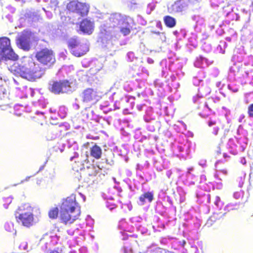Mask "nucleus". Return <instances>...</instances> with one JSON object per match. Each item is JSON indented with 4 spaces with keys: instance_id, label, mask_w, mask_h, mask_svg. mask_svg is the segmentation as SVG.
<instances>
[{
    "instance_id": "56",
    "label": "nucleus",
    "mask_w": 253,
    "mask_h": 253,
    "mask_svg": "<svg viewBox=\"0 0 253 253\" xmlns=\"http://www.w3.org/2000/svg\"><path fill=\"white\" fill-rule=\"evenodd\" d=\"M203 49L206 52H208L211 50V47L210 44H205V45L203 46Z\"/></svg>"
},
{
    "instance_id": "40",
    "label": "nucleus",
    "mask_w": 253,
    "mask_h": 253,
    "mask_svg": "<svg viewBox=\"0 0 253 253\" xmlns=\"http://www.w3.org/2000/svg\"><path fill=\"white\" fill-rule=\"evenodd\" d=\"M4 228L8 232H12L14 230L13 224L11 222H6L4 224Z\"/></svg>"
},
{
    "instance_id": "57",
    "label": "nucleus",
    "mask_w": 253,
    "mask_h": 253,
    "mask_svg": "<svg viewBox=\"0 0 253 253\" xmlns=\"http://www.w3.org/2000/svg\"><path fill=\"white\" fill-rule=\"evenodd\" d=\"M241 196V193L240 192H235L233 194V197L236 199H238Z\"/></svg>"
},
{
    "instance_id": "5",
    "label": "nucleus",
    "mask_w": 253,
    "mask_h": 253,
    "mask_svg": "<svg viewBox=\"0 0 253 253\" xmlns=\"http://www.w3.org/2000/svg\"><path fill=\"white\" fill-rule=\"evenodd\" d=\"M161 66H165V69L163 68L162 71V76L166 77L168 75L167 70L170 72H175L177 70H180L182 67V64L175 56V53L170 52L168 55V58L163 59L161 62Z\"/></svg>"
},
{
    "instance_id": "63",
    "label": "nucleus",
    "mask_w": 253,
    "mask_h": 253,
    "mask_svg": "<svg viewBox=\"0 0 253 253\" xmlns=\"http://www.w3.org/2000/svg\"><path fill=\"white\" fill-rule=\"evenodd\" d=\"M114 110L118 109L120 108V102L116 101L114 104Z\"/></svg>"
},
{
    "instance_id": "45",
    "label": "nucleus",
    "mask_w": 253,
    "mask_h": 253,
    "mask_svg": "<svg viewBox=\"0 0 253 253\" xmlns=\"http://www.w3.org/2000/svg\"><path fill=\"white\" fill-rule=\"evenodd\" d=\"M178 192L180 195V202L182 203L185 201V197L184 196L185 192L182 189H180L178 190Z\"/></svg>"
},
{
    "instance_id": "35",
    "label": "nucleus",
    "mask_w": 253,
    "mask_h": 253,
    "mask_svg": "<svg viewBox=\"0 0 253 253\" xmlns=\"http://www.w3.org/2000/svg\"><path fill=\"white\" fill-rule=\"evenodd\" d=\"M34 105L35 106H39L42 108H45L46 106V102L45 99L41 97L40 99L38 100L37 102H34Z\"/></svg>"
},
{
    "instance_id": "62",
    "label": "nucleus",
    "mask_w": 253,
    "mask_h": 253,
    "mask_svg": "<svg viewBox=\"0 0 253 253\" xmlns=\"http://www.w3.org/2000/svg\"><path fill=\"white\" fill-rule=\"evenodd\" d=\"M50 236H49V235L47 234V233H46V234H44L43 235V237L41 238V240H40V242L42 243V242H43L44 241V239L45 238H50Z\"/></svg>"
},
{
    "instance_id": "18",
    "label": "nucleus",
    "mask_w": 253,
    "mask_h": 253,
    "mask_svg": "<svg viewBox=\"0 0 253 253\" xmlns=\"http://www.w3.org/2000/svg\"><path fill=\"white\" fill-rule=\"evenodd\" d=\"M80 30L84 34L90 35L93 31V23L89 20L84 19L80 23Z\"/></svg>"
},
{
    "instance_id": "33",
    "label": "nucleus",
    "mask_w": 253,
    "mask_h": 253,
    "mask_svg": "<svg viewBox=\"0 0 253 253\" xmlns=\"http://www.w3.org/2000/svg\"><path fill=\"white\" fill-rule=\"evenodd\" d=\"M67 108L65 106H61L59 107L58 112V116L61 119L65 118L67 115Z\"/></svg>"
},
{
    "instance_id": "41",
    "label": "nucleus",
    "mask_w": 253,
    "mask_h": 253,
    "mask_svg": "<svg viewBox=\"0 0 253 253\" xmlns=\"http://www.w3.org/2000/svg\"><path fill=\"white\" fill-rule=\"evenodd\" d=\"M127 60L130 62L134 61V60L137 59V57H135L134 53L132 51H129L127 53L126 55Z\"/></svg>"
},
{
    "instance_id": "59",
    "label": "nucleus",
    "mask_w": 253,
    "mask_h": 253,
    "mask_svg": "<svg viewBox=\"0 0 253 253\" xmlns=\"http://www.w3.org/2000/svg\"><path fill=\"white\" fill-rule=\"evenodd\" d=\"M191 18L193 21L197 22L200 19V17L199 15H194L192 16Z\"/></svg>"
},
{
    "instance_id": "46",
    "label": "nucleus",
    "mask_w": 253,
    "mask_h": 253,
    "mask_svg": "<svg viewBox=\"0 0 253 253\" xmlns=\"http://www.w3.org/2000/svg\"><path fill=\"white\" fill-rule=\"evenodd\" d=\"M198 109H200V108H204L205 110H208L209 111H211V109L209 107L207 103H202L200 102L199 106L197 107Z\"/></svg>"
},
{
    "instance_id": "3",
    "label": "nucleus",
    "mask_w": 253,
    "mask_h": 253,
    "mask_svg": "<svg viewBox=\"0 0 253 253\" xmlns=\"http://www.w3.org/2000/svg\"><path fill=\"white\" fill-rule=\"evenodd\" d=\"M81 213V207L76 201V195L72 194L65 199L60 207V217L65 224H71L76 220Z\"/></svg>"
},
{
    "instance_id": "58",
    "label": "nucleus",
    "mask_w": 253,
    "mask_h": 253,
    "mask_svg": "<svg viewBox=\"0 0 253 253\" xmlns=\"http://www.w3.org/2000/svg\"><path fill=\"white\" fill-rule=\"evenodd\" d=\"M228 88L229 89H230L231 91H232L233 92H236L238 91V89L237 87L233 88L231 85L228 84Z\"/></svg>"
},
{
    "instance_id": "9",
    "label": "nucleus",
    "mask_w": 253,
    "mask_h": 253,
    "mask_svg": "<svg viewBox=\"0 0 253 253\" xmlns=\"http://www.w3.org/2000/svg\"><path fill=\"white\" fill-rule=\"evenodd\" d=\"M32 33L23 32L16 39L18 47L24 51H29L31 48Z\"/></svg>"
},
{
    "instance_id": "51",
    "label": "nucleus",
    "mask_w": 253,
    "mask_h": 253,
    "mask_svg": "<svg viewBox=\"0 0 253 253\" xmlns=\"http://www.w3.org/2000/svg\"><path fill=\"white\" fill-rule=\"evenodd\" d=\"M156 33L157 34L160 36V39H161V40L162 42H165L166 41V37L165 35V34L164 33L158 32V33Z\"/></svg>"
},
{
    "instance_id": "28",
    "label": "nucleus",
    "mask_w": 253,
    "mask_h": 253,
    "mask_svg": "<svg viewBox=\"0 0 253 253\" xmlns=\"http://www.w3.org/2000/svg\"><path fill=\"white\" fill-rule=\"evenodd\" d=\"M236 140L237 143L240 145L239 150L241 152H243L247 146L248 138L246 137L240 138L236 137Z\"/></svg>"
},
{
    "instance_id": "6",
    "label": "nucleus",
    "mask_w": 253,
    "mask_h": 253,
    "mask_svg": "<svg viewBox=\"0 0 253 253\" xmlns=\"http://www.w3.org/2000/svg\"><path fill=\"white\" fill-rule=\"evenodd\" d=\"M0 53L5 60L11 61L12 65L14 62H16V60L18 56L12 49L9 38L5 37L0 38ZM18 62V61H17V62Z\"/></svg>"
},
{
    "instance_id": "54",
    "label": "nucleus",
    "mask_w": 253,
    "mask_h": 253,
    "mask_svg": "<svg viewBox=\"0 0 253 253\" xmlns=\"http://www.w3.org/2000/svg\"><path fill=\"white\" fill-rule=\"evenodd\" d=\"M35 114L37 115H40L41 119H44L45 117L44 116V112L40 111H36Z\"/></svg>"
},
{
    "instance_id": "55",
    "label": "nucleus",
    "mask_w": 253,
    "mask_h": 253,
    "mask_svg": "<svg viewBox=\"0 0 253 253\" xmlns=\"http://www.w3.org/2000/svg\"><path fill=\"white\" fill-rule=\"evenodd\" d=\"M27 93L29 94L31 97H33L35 93V90L32 88H29L27 90Z\"/></svg>"
},
{
    "instance_id": "20",
    "label": "nucleus",
    "mask_w": 253,
    "mask_h": 253,
    "mask_svg": "<svg viewBox=\"0 0 253 253\" xmlns=\"http://www.w3.org/2000/svg\"><path fill=\"white\" fill-rule=\"evenodd\" d=\"M83 116L88 121H94L98 122L99 121V116L95 114L94 111L91 110L90 107H86L84 110L82 111Z\"/></svg>"
},
{
    "instance_id": "30",
    "label": "nucleus",
    "mask_w": 253,
    "mask_h": 253,
    "mask_svg": "<svg viewBox=\"0 0 253 253\" xmlns=\"http://www.w3.org/2000/svg\"><path fill=\"white\" fill-rule=\"evenodd\" d=\"M240 203H229L224 209V212L229 211L231 210H237L239 209Z\"/></svg>"
},
{
    "instance_id": "53",
    "label": "nucleus",
    "mask_w": 253,
    "mask_h": 253,
    "mask_svg": "<svg viewBox=\"0 0 253 253\" xmlns=\"http://www.w3.org/2000/svg\"><path fill=\"white\" fill-rule=\"evenodd\" d=\"M244 131L243 127L242 125H239L238 128L237 130V133L238 135H241L243 133V131Z\"/></svg>"
},
{
    "instance_id": "22",
    "label": "nucleus",
    "mask_w": 253,
    "mask_h": 253,
    "mask_svg": "<svg viewBox=\"0 0 253 253\" xmlns=\"http://www.w3.org/2000/svg\"><path fill=\"white\" fill-rule=\"evenodd\" d=\"M211 64V63L207 58L203 56H199L196 58L194 62V66L195 67L201 69L209 66Z\"/></svg>"
},
{
    "instance_id": "39",
    "label": "nucleus",
    "mask_w": 253,
    "mask_h": 253,
    "mask_svg": "<svg viewBox=\"0 0 253 253\" xmlns=\"http://www.w3.org/2000/svg\"><path fill=\"white\" fill-rule=\"evenodd\" d=\"M66 144L61 142H58L56 146L54 147L55 151H58L59 150L60 152H63L65 148Z\"/></svg>"
},
{
    "instance_id": "8",
    "label": "nucleus",
    "mask_w": 253,
    "mask_h": 253,
    "mask_svg": "<svg viewBox=\"0 0 253 253\" xmlns=\"http://www.w3.org/2000/svg\"><path fill=\"white\" fill-rule=\"evenodd\" d=\"M157 115L154 112L152 107H147L145 109V114L143 116V120L147 124L146 128L151 132L155 131L156 128L160 127V123L156 119Z\"/></svg>"
},
{
    "instance_id": "15",
    "label": "nucleus",
    "mask_w": 253,
    "mask_h": 253,
    "mask_svg": "<svg viewBox=\"0 0 253 253\" xmlns=\"http://www.w3.org/2000/svg\"><path fill=\"white\" fill-rule=\"evenodd\" d=\"M134 24V21L130 17L125 18L124 22L119 27V32H120L124 36L129 35L130 29Z\"/></svg>"
},
{
    "instance_id": "31",
    "label": "nucleus",
    "mask_w": 253,
    "mask_h": 253,
    "mask_svg": "<svg viewBox=\"0 0 253 253\" xmlns=\"http://www.w3.org/2000/svg\"><path fill=\"white\" fill-rule=\"evenodd\" d=\"M19 249L20 250L25 251L27 253L32 250V247L29 246L28 244L26 241L22 242L19 246Z\"/></svg>"
},
{
    "instance_id": "49",
    "label": "nucleus",
    "mask_w": 253,
    "mask_h": 253,
    "mask_svg": "<svg viewBox=\"0 0 253 253\" xmlns=\"http://www.w3.org/2000/svg\"><path fill=\"white\" fill-rule=\"evenodd\" d=\"M203 199H206V204H209L211 203V195L209 194H204L202 195Z\"/></svg>"
},
{
    "instance_id": "4",
    "label": "nucleus",
    "mask_w": 253,
    "mask_h": 253,
    "mask_svg": "<svg viewBox=\"0 0 253 253\" xmlns=\"http://www.w3.org/2000/svg\"><path fill=\"white\" fill-rule=\"evenodd\" d=\"M49 90L54 94H70L76 90L77 84L74 80L50 81L48 83Z\"/></svg>"
},
{
    "instance_id": "38",
    "label": "nucleus",
    "mask_w": 253,
    "mask_h": 253,
    "mask_svg": "<svg viewBox=\"0 0 253 253\" xmlns=\"http://www.w3.org/2000/svg\"><path fill=\"white\" fill-rule=\"evenodd\" d=\"M58 213V209L55 208L51 210L48 213V215L50 218L55 219L57 217Z\"/></svg>"
},
{
    "instance_id": "27",
    "label": "nucleus",
    "mask_w": 253,
    "mask_h": 253,
    "mask_svg": "<svg viewBox=\"0 0 253 253\" xmlns=\"http://www.w3.org/2000/svg\"><path fill=\"white\" fill-rule=\"evenodd\" d=\"M164 22L167 27L169 28L174 27L176 23V19L170 16H165L164 17Z\"/></svg>"
},
{
    "instance_id": "36",
    "label": "nucleus",
    "mask_w": 253,
    "mask_h": 253,
    "mask_svg": "<svg viewBox=\"0 0 253 253\" xmlns=\"http://www.w3.org/2000/svg\"><path fill=\"white\" fill-rule=\"evenodd\" d=\"M214 177L218 180L219 182H216L215 185H213V187H215L217 189H221L222 188V183L220 182L222 179L219 177V174L217 173L214 174Z\"/></svg>"
},
{
    "instance_id": "12",
    "label": "nucleus",
    "mask_w": 253,
    "mask_h": 253,
    "mask_svg": "<svg viewBox=\"0 0 253 253\" xmlns=\"http://www.w3.org/2000/svg\"><path fill=\"white\" fill-rule=\"evenodd\" d=\"M81 96L82 101L84 103L94 104L99 99L97 92L91 88H88L84 90Z\"/></svg>"
},
{
    "instance_id": "43",
    "label": "nucleus",
    "mask_w": 253,
    "mask_h": 253,
    "mask_svg": "<svg viewBox=\"0 0 253 253\" xmlns=\"http://www.w3.org/2000/svg\"><path fill=\"white\" fill-rule=\"evenodd\" d=\"M155 5L154 3H150L147 5L146 13L150 14L151 12L155 9Z\"/></svg>"
},
{
    "instance_id": "29",
    "label": "nucleus",
    "mask_w": 253,
    "mask_h": 253,
    "mask_svg": "<svg viewBox=\"0 0 253 253\" xmlns=\"http://www.w3.org/2000/svg\"><path fill=\"white\" fill-rule=\"evenodd\" d=\"M229 148L230 149V152L233 155H236L238 153V150L237 149V145L234 143V141L233 139H230L227 144Z\"/></svg>"
},
{
    "instance_id": "13",
    "label": "nucleus",
    "mask_w": 253,
    "mask_h": 253,
    "mask_svg": "<svg viewBox=\"0 0 253 253\" xmlns=\"http://www.w3.org/2000/svg\"><path fill=\"white\" fill-rule=\"evenodd\" d=\"M188 8V3L186 0H178L175 1L168 8L170 13H182Z\"/></svg>"
},
{
    "instance_id": "1",
    "label": "nucleus",
    "mask_w": 253,
    "mask_h": 253,
    "mask_svg": "<svg viewBox=\"0 0 253 253\" xmlns=\"http://www.w3.org/2000/svg\"><path fill=\"white\" fill-rule=\"evenodd\" d=\"M36 56L42 65L35 63L31 58L24 57L8 67V69L16 76L30 81L40 79L44 74L46 69L55 63V58L52 51L47 48L38 52Z\"/></svg>"
},
{
    "instance_id": "37",
    "label": "nucleus",
    "mask_w": 253,
    "mask_h": 253,
    "mask_svg": "<svg viewBox=\"0 0 253 253\" xmlns=\"http://www.w3.org/2000/svg\"><path fill=\"white\" fill-rule=\"evenodd\" d=\"M214 205L216 207L217 209H218V211H220L221 210L222 207H223V203L221 202L220 198L218 196H216L214 202Z\"/></svg>"
},
{
    "instance_id": "10",
    "label": "nucleus",
    "mask_w": 253,
    "mask_h": 253,
    "mask_svg": "<svg viewBox=\"0 0 253 253\" xmlns=\"http://www.w3.org/2000/svg\"><path fill=\"white\" fill-rule=\"evenodd\" d=\"M67 9L73 12L78 14L81 16L87 15L89 7L85 4L77 1H72L67 5Z\"/></svg>"
},
{
    "instance_id": "26",
    "label": "nucleus",
    "mask_w": 253,
    "mask_h": 253,
    "mask_svg": "<svg viewBox=\"0 0 253 253\" xmlns=\"http://www.w3.org/2000/svg\"><path fill=\"white\" fill-rule=\"evenodd\" d=\"M102 154V150L101 148L95 145L90 149V155L96 159H98L101 157Z\"/></svg>"
},
{
    "instance_id": "60",
    "label": "nucleus",
    "mask_w": 253,
    "mask_h": 253,
    "mask_svg": "<svg viewBox=\"0 0 253 253\" xmlns=\"http://www.w3.org/2000/svg\"><path fill=\"white\" fill-rule=\"evenodd\" d=\"M219 131V127L218 126H214L213 128L212 133L215 135H216L218 134Z\"/></svg>"
},
{
    "instance_id": "34",
    "label": "nucleus",
    "mask_w": 253,
    "mask_h": 253,
    "mask_svg": "<svg viewBox=\"0 0 253 253\" xmlns=\"http://www.w3.org/2000/svg\"><path fill=\"white\" fill-rule=\"evenodd\" d=\"M186 176L187 180L189 181V184L191 185L194 184L195 181H197L198 179L196 175L190 173L189 172L186 173Z\"/></svg>"
},
{
    "instance_id": "23",
    "label": "nucleus",
    "mask_w": 253,
    "mask_h": 253,
    "mask_svg": "<svg viewBox=\"0 0 253 253\" xmlns=\"http://www.w3.org/2000/svg\"><path fill=\"white\" fill-rule=\"evenodd\" d=\"M226 214V212H214L213 214L208 219L206 224L208 226L212 225L213 222H215L217 220H219L221 218H222Z\"/></svg>"
},
{
    "instance_id": "7",
    "label": "nucleus",
    "mask_w": 253,
    "mask_h": 253,
    "mask_svg": "<svg viewBox=\"0 0 253 253\" xmlns=\"http://www.w3.org/2000/svg\"><path fill=\"white\" fill-rule=\"evenodd\" d=\"M68 45L71 52L75 56H82L88 51L87 44L81 43L77 38L69 39L68 41Z\"/></svg>"
},
{
    "instance_id": "32",
    "label": "nucleus",
    "mask_w": 253,
    "mask_h": 253,
    "mask_svg": "<svg viewBox=\"0 0 253 253\" xmlns=\"http://www.w3.org/2000/svg\"><path fill=\"white\" fill-rule=\"evenodd\" d=\"M227 46V43L223 41H221L219 42V44L216 47V50L217 52L221 53H224L225 49Z\"/></svg>"
},
{
    "instance_id": "50",
    "label": "nucleus",
    "mask_w": 253,
    "mask_h": 253,
    "mask_svg": "<svg viewBox=\"0 0 253 253\" xmlns=\"http://www.w3.org/2000/svg\"><path fill=\"white\" fill-rule=\"evenodd\" d=\"M147 107H148L144 104H137L136 105V108L139 111H141L143 110H145Z\"/></svg>"
},
{
    "instance_id": "44",
    "label": "nucleus",
    "mask_w": 253,
    "mask_h": 253,
    "mask_svg": "<svg viewBox=\"0 0 253 253\" xmlns=\"http://www.w3.org/2000/svg\"><path fill=\"white\" fill-rule=\"evenodd\" d=\"M12 198L11 197H9L7 198H5L3 199V201L5 202L3 204V207L5 209H7L9 204H10L12 202Z\"/></svg>"
},
{
    "instance_id": "52",
    "label": "nucleus",
    "mask_w": 253,
    "mask_h": 253,
    "mask_svg": "<svg viewBox=\"0 0 253 253\" xmlns=\"http://www.w3.org/2000/svg\"><path fill=\"white\" fill-rule=\"evenodd\" d=\"M248 114L249 116H253V104H251L248 108Z\"/></svg>"
},
{
    "instance_id": "47",
    "label": "nucleus",
    "mask_w": 253,
    "mask_h": 253,
    "mask_svg": "<svg viewBox=\"0 0 253 253\" xmlns=\"http://www.w3.org/2000/svg\"><path fill=\"white\" fill-rule=\"evenodd\" d=\"M6 95V90L3 87H0V100L3 99Z\"/></svg>"
},
{
    "instance_id": "21",
    "label": "nucleus",
    "mask_w": 253,
    "mask_h": 253,
    "mask_svg": "<svg viewBox=\"0 0 253 253\" xmlns=\"http://www.w3.org/2000/svg\"><path fill=\"white\" fill-rule=\"evenodd\" d=\"M154 199V194L152 192H146L142 194L139 198L137 203L140 206L151 203Z\"/></svg>"
},
{
    "instance_id": "17",
    "label": "nucleus",
    "mask_w": 253,
    "mask_h": 253,
    "mask_svg": "<svg viewBox=\"0 0 253 253\" xmlns=\"http://www.w3.org/2000/svg\"><path fill=\"white\" fill-rule=\"evenodd\" d=\"M190 152L189 145L179 144L176 146L175 153L180 159H185L189 155Z\"/></svg>"
},
{
    "instance_id": "64",
    "label": "nucleus",
    "mask_w": 253,
    "mask_h": 253,
    "mask_svg": "<svg viewBox=\"0 0 253 253\" xmlns=\"http://www.w3.org/2000/svg\"><path fill=\"white\" fill-rule=\"evenodd\" d=\"M79 156V154L77 152H74V156L71 157L70 160L73 161L74 159L78 158Z\"/></svg>"
},
{
    "instance_id": "24",
    "label": "nucleus",
    "mask_w": 253,
    "mask_h": 253,
    "mask_svg": "<svg viewBox=\"0 0 253 253\" xmlns=\"http://www.w3.org/2000/svg\"><path fill=\"white\" fill-rule=\"evenodd\" d=\"M33 208L31 206L29 203H25L20 206L17 210L16 211L15 214H27V213H33Z\"/></svg>"
},
{
    "instance_id": "25",
    "label": "nucleus",
    "mask_w": 253,
    "mask_h": 253,
    "mask_svg": "<svg viewBox=\"0 0 253 253\" xmlns=\"http://www.w3.org/2000/svg\"><path fill=\"white\" fill-rule=\"evenodd\" d=\"M25 16L29 22H32L38 21L40 17V16L37 12L30 10L26 12Z\"/></svg>"
},
{
    "instance_id": "19",
    "label": "nucleus",
    "mask_w": 253,
    "mask_h": 253,
    "mask_svg": "<svg viewBox=\"0 0 253 253\" xmlns=\"http://www.w3.org/2000/svg\"><path fill=\"white\" fill-rule=\"evenodd\" d=\"M63 126V124H61L58 127H53L49 128L46 133V138L47 140H52L59 137L62 130L60 129Z\"/></svg>"
},
{
    "instance_id": "14",
    "label": "nucleus",
    "mask_w": 253,
    "mask_h": 253,
    "mask_svg": "<svg viewBox=\"0 0 253 253\" xmlns=\"http://www.w3.org/2000/svg\"><path fill=\"white\" fill-rule=\"evenodd\" d=\"M192 83L194 85L201 86L204 84V79L206 77L205 72L202 69H195L192 72Z\"/></svg>"
},
{
    "instance_id": "11",
    "label": "nucleus",
    "mask_w": 253,
    "mask_h": 253,
    "mask_svg": "<svg viewBox=\"0 0 253 253\" xmlns=\"http://www.w3.org/2000/svg\"><path fill=\"white\" fill-rule=\"evenodd\" d=\"M15 216L18 222L21 223L23 226L27 227L33 225L38 221L37 215H35L34 217L33 213H21L15 214Z\"/></svg>"
},
{
    "instance_id": "61",
    "label": "nucleus",
    "mask_w": 253,
    "mask_h": 253,
    "mask_svg": "<svg viewBox=\"0 0 253 253\" xmlns=\"http://www.w3.org/2000/svg\"><path fill=\"white\" fill-rule=\"evenodd\" d=\"M50 3L52 6H56L58 4L57 0H50Z\"/></svg>"
},
{
    "instance_id": "16",
    "label": "nucleus",
    "mask_w": 253,
    "mask_h": 253,
    "mask_svg": "<svg viewBox=\"0 0 253 253\" xmlns=\"http://www.w3.org/2000/svg\"><path fill=\"white\" fill-rule=\"evenodd\" d=\"M211 89L207 83H204L198 89V92L196 96L193 97L194 103H198L200 98H203L210 93Z\"/></svg>"
},
{
    "instance_id": "2",
    "label": "nucleus",
    "mask_w": 253,
    "mask_h": 253,
    "mask_svg": "<svg viewBox=\"0 0 253 253\" xmlns=\"http://www.w3.org/2000/svg\"><path fill=\"white\" fill-rule=\"evenodd\" d=\"M128 17L119 13H114L100 25L97 42L103 48L109 50L115 48L118 42V27L124 22L125 18Z\"/></svg>"
},
{
    "instance_id": "48",
    "label": "nucleus",
    "mask_w": 253,
    "mask_h": 253,
    "mask_svg": "<svg viewBox=\"0 0 253 253\" xmlns=\"http://www.w3.org/2000/svg\"><path fill=\"white\" fill-rule=\"evenodd\" d=\"M106 207L108 208L111 211H112L117 207V206L114 203L107 202L106 203Z\"/></svg>"
},
{
    "instance_id": "42",
    "label": "nucleus",
    "mask_w": 253,
    "mask_h": 253,
    "mask_svg": "<svg viewBox=\"0 0 253 253\" xmlns=\"http://www.w3.org/2000/svg\"><path fill=\"white\" fill-rule=\"evenodd\" d=\"M173 34L177 37V38H181V37H184L186 35L185 31L180 30V31H175L173 32Z\"/></svg>"
}]
</instances>
